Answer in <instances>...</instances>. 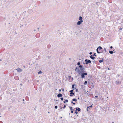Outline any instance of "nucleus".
Wrapping results in <instances>:
<instances>
[{
	"instance_id": "473e14b6",
	"label": "nucleus",
	"mask_w": 123,
	"mask_h": 123,
	"mask_svg": "<svg viewBox=\"0 0 123 123\" xmlns=\"http://www.w3.org/2000/svg\"><path fill=\"white\" fill-rule=\"evenodd\" d=\"M71 112L72 113H73V110H71Z\"/></svg>"
},
{
	"instance_id": "ddd939ff",
	"label": "nucleus",
	"mask_w": 123,
	"mask_h": 123,
	"mask_svg": "<svg viewBox=\"0 0 123 123\" xmlns=\"http://www.w3.org/2000/svg\"><path fill=\"white\" fill-rule=\"evenodd\" d=\"M68 102V100L67 99H64V101H63V102L64 103H66V102Z\"/></svg>"
},
{
	"instance_id": "49530a36",
	"label": "nucleus",
	"mask_w": 123,
	"mask_h": 123,
	"mask_svg": "<svg viewBox=\"0 0 123 123\" xmlns=\"http://www.w3.org/2000/svg\"><path fill=\"white\" fill-rule=\"evenodd\" d=\"M36 31V29H34V31Z\"/></svg>"
},
{
	"instance_id": "412c9836",
	"label": "nucleus",
	"mask_w": 123,
	"mask_h": 123,
	"mask_svg": "<svg viewBox=\"0 0 123 123\" xmlns=\"http://www.w3.org/2000/svg\"><path fill=\"white\" fill-rule=\"evenodd\" d=\"M101 51H102V52H101V53H103L104 54H105V51H104V49H103L102 50H101Z\"/></svg>"
},
{
	"instance_id": "6e6552de",
	"label": "nucleus",
	"mask_w": 123,
	"mask_h": 123,
	"mask_svg": "<svg viewBox=\"0 0 123 123\" xmlns=\"http://www.w3.org/2000/svg\"><path fill=\"white\" fill-rule=\"evenodd\" d=\"M62 94L60 93L58 94L57 95V97L58 98L62 97Z\"/></svg>"
},
{
	"instance_id": "bf43d9fd",
	"label": "nucleus",
	"mask_w": 123,
	"mask_h": 123,
	"mask_svg": "<svg viewBox=\"0 0 123 123\" xmlns=\"http://www.w3.org/2000/svg\"><path fill=\"white\" fill-rule=\"evenodd\" d=\"M48 113H49V112H48Z\"/></svg>"
},
{
	"instance_id": "6ab92c4d",
	"label": "nucleus",
	"mask_w": 123,
	"mask_h": 123,
	"mask_svg": "<svg viewBox=\"0 0 123 123\" xmlns=\"http://www.w3.org/2000/svg\"><path fill=\"white\" fill-rule=\"evenodd\" d=\"M80 62H78L77 63V65L78 66H80V65H80Z\"/></svg>"
},
{
	"instance_id": "3c124183",
	"label": "nucleus",
	"mask_w": 123,
	"mask_h": 123,
	"mask_svg": "<svg viewBox=\"0 0 123 123\" xmlns=\"http://www.w3.org/2000/svg\"><path fill=\"white\" fill-rule=\"evenodd\" d=\"M37 29L38 30L39 29V27H38L37 28Z\"/></svg>"
},
{
	"instance_id": "b1692460",
	"label": "nucleus",
	"mask_w": 123,
	"mask_h": 123,
	"mask_svg": "<svg viewBox=\"0 0 123 123\" xmlns=\"http://www.w3.org/2000/svg\"><path fill=\"white\" fill-rule=\"evenodd\" d=\"M106 48H104V51H105V54L106 53Z\"/></svg>"
},
{
	"instance_id": "423d86ee",
	"label": "nucleus",
	"mask_w": 123,
	"mask_h": 123,
	"mask_svg": "<svg viewBox=\"0 0 123 123\" xmlns=\"http://www.w3.org/2000/svg\"><path fill=\"white\" fill-rule=\"evenodd\" d=\"M17 70V72H20L22 71V70L19 68H18L16 69Z\"/></svg>"
},
{
	"instance_id": "39448f33",
	"label": "nucleus",
	"mask_w": 123,
	"mask_h": 123,
	"mask_svg": "<svg viewBox=\"0 0 123 123\" xmlns=\"http://www.w3.org/2000/svg\"><path fill=\"white\" fill-rule=\"evenodd\" d=\"M78 67H76L75 68V71H76L77 72V73H78L80 72V68L79 69V68L78 69Z\"/></svg>"
},
{
	"instance_id": "0eeeda50",
	"label": "nucleus",
	"mask_w": 123,
	"mask_h": 123,
	"mask_svg": "<svg viewBox=\"0 0 123 123\" xmlns=\"http://www.w3.org/2000/svg\"><path fill=\"white\" fill-rule=\"evenodd\" d=\"M115 83L117 85L120 84L121 83V82L119 80H117L116 81Z\"/></svg>"
},
{
	"instance_id": "f704fd0d",
	"label": "nucleus",
	"mask_w": 123,
	"mask_h": 123,
	"mask_svg": "<svg viewBox=\"0 0 123 123\" xmlns=\"http://www.w3.org/2000/svg\"><path fill=\"white\" fill-rule=\"evenodd\" d=\"M122 30V28L121 27H120L119 28V30L120 31H121V30Z\"/></svg>"
},
{
	"instance_id": "79ce46f5",
	"label": "nucleus",
	"mask_w": 123,
	"mask_h": 123,
	"mask_svg": "<svg viewBox=\"0 0 123 123\" xmlns=\"http://www.w3.org/2000/svg\"><path fill=\"white\" fill-rule=\"evenodd\" d=\"M74 105H75V104L74 103H73V104Z\"/></svg>"
},
{
	"instance_id": "6e6d98bb",
	"label": "nucleus",
	"mask_w": 123,
	"mask_h": 123,
	"mask_svg": "<svg viewBox=\"0 0 123 123\" xmlns=\"http://www.w3.org/2000/svg\"><path fill=\"white\" fill-rule=\"evenodd\" d=\"M79 99V98H78V99Z\"/></svg>"
},
{
	"instance_id": "f8f14e48",
	"label": "nucleus",
	"mask_w": 123,
	"mask_h": 123,
	"mask_svg": "<svg viewBox=\"0 0 123 123\" xmlns=\"http://www.w3.org/2000/svg\"><path fill=\"white\" fill-rule=\"evenodd\" d=\"M79 19L80 21H83L82 20V18L81 16H80L79 17Z\"/></svg>"
},
{
	"instance_id": "4d7b16f0",
	"label": "nucleus",
	"mask_w": 123,
	"mask_h": 123,
	"mask_svg": "<svg viewBox=\"0 0 123 123\" xmlns=\"http://www.w3.org/2000/svg\"><path fill=\"white\" fill-rule=\"evenodd\" d=\"M108 69H109V70H110V69H109V68H108Z\"/></svg>"
},
{
	"instance_id": "a18cd8bd",
	"label": "nucleus",
	"mask_w": 123,
	"mask_h": 123,
	"mask_svg": "<svg viewBox=\"0 0 123 123\" xmlns=\"http://www.w3.org/2000/svg\"><path fill=\"white\" fill-rule=\"evenodd\" d=\"M71 103H72L73 104V103L74 102H73V101H72L71 102Z\"/></svg>"
},
{
	"instance_id": "58836bf2",
	"label": "nucleus",
	"mask_w": 123,
	"mask_h": 123,
	"mask_svg": "<svg viewBox=\"0 0 123 123\" xmlns=\"http://www.w3.org/2000/svg\"><path fill=\"white\" fill-rule=\"evenodd\" d=\"M93 63H94L95 62V60H94L93 61Z\"/></svg>"
},
{
	"instance_id": "c03bdc74",
	"label": "nucleus",
	"mask_w": 123,
	"mask_h": 123,
	"mask_svg": "<svg viewBox=\"0 0 123 123\" xmlns=\"http://www.w3.org/2000/svg\"><path fill=\"white\" fill-rule=\"evenodd\" d=\"M36 107H35V108H34V110H35V111H36Z\"/></svg>"
},
{
	"instance_id": "9d476101",
	"label": "nucleus",
	"mask_w": 123,
	"mask_h": 123,
	"mask_svg": "<svg viewBox=\"0 0 123 123\" xmlns=\"http://www.w3.org/2000/svg\"><path fill=\"white\" fill-rule=\"evenodd\" d=\"M74 109H75L76 111H81V109L79 108H75Z\"/></svg>"
},
{
	"instance_id": "13d9d810",
	"label": "nucleus",
	"mask_w": 123,
	"mask_h": 123,
	"mask_svg": "<svg viewBox=\"0 0 123 123\" xmlns=\"http://www.w3.org/2000/svg\"><path fill=\"white\" fill-rule=\"evenodd\" d=\"M38 81H39L38 80H37V82H38Z\"/></svg>"
},
{
	"instance_id": "f257e3e1",
	"label": "nucleus",
	"mask_w": 123,
	"mask_h": 123,
	"mask_svg": "<svg viewBox=\"0 0 123 123\" xmlns=\"http://www.w3.org/2000/svg\"><path fill=\"white\" fill-rule=\"evenodd\" d=\"M79 75H80L81 78L82 79H83L85 77V75H86L87 74L86 72H80V71L78 73Z\"/></svg>"
},
{
	"instance_id": "37998d69",
	"label": "nucleus",
	"mask_w": 123,
	"mask_h": 123,
	"mask_svg": "<svg viewBox=\"0 0 123 123\" xmlns=\"http://www.w3.org/2000/svg\"><path fill=\"white\" fill-rule=\"evenodd\" d=\"M0 123H3V122L1 121H0Z\"/></svg>"
},
{
	"instance_id": "a19ab883",
	"label": "nucleus",
	"mask_w": 123,
	"mask_h": 123,
	"mask_svg": "<svg viewBox=\"0 0 123 123\" xmlns=\"http://www.w3.org/2000/svg\"><path fill=\"white\" fill-rule=\"evenodd\" d=\"M62 90L63 92H64V90L63 88L62 89Z\"/></svg>"
},
{
	"instance_id": "09e8293b",
	"label": "nucleus",
	"mask_w": 123,
	"mask_h": 123,
	"mask_svg": "<svg viewBox=\"0 0 123 123\" xmlns=\"http://www.w3.org/2000/svg\"><path fill=\"white\" fill-rule=\"evenodd\" d=\"M23 26V25H21V26H22H22Z\"/></svg>"
},
{
	"instance_id": "052dcab7",
	"label": "nucleus",
	"mask_w": 123,
	"mask_h": 123,
	"mask_svg": "<svg viewBox=\"0 0 123 123\" xmlns=\"http://www.w3.org/2000/svg\"><path fill=\"white\" fill-rule=\"evenodd\" d=\"M112 123H114V122H112Z\"/></svg>"
},
{
	"instance_id": "f03ea898",
	"label": "nucleus",
	"mask_w": 123,
	"mask_h": 123,
	"mask_svg": "<svg viewBox=\"0 0 123 123\" xmlns=\"http://www.w3.org/2000/svg\"><path fill=\"white\" fill-rule=\"evenodd\" d=\"M79 68H80V72H84L85 70V68L83 67V65H80L79 66Z\"/></svg>"
},
{
	"instance_id": "9b49d317",
	"label": "nucleus",
	"mask_w": 123,
	"mask_h": 123,
	"mask_svg": "<svg viewBox=\"0 0 123 123\" xmlns=\"http://www.w3.org/2000/svg\"><path fill=\"white\" fill-rule=\"evenodd\" d=\"M90 57L92 60H94L95 59V57L94 56H93L92 55H91L90 56Z\"/></svg>"
},
{
	"instance_id": "2eb2a0df",
	"label": "nucleus",
	"mask_w": 123,
	"mask_h": 123,
	"mask_svg": "<svg viewBox=\"0 0 123 123\" xmlns=\"http://www.w3.org/2000/svg\"><path fill=\"white\" fill-rule=\"evenodd\" d=\"M98 48L99 49V50H102L103 49L102 47L100 46L98 47Z\"/></svg>"
},
{
	"instance_id": "72a5a7b5",
	"label": "nucleus",
	"mask_w": 123,
	"mask_h": 123,
	"mask_svg": "<svg viewBox=\"0 0 123 123\" xmlns=\"http://www.w3.org/2000/svg\"><path fill=\"white\" fill-rule=\"evenodd\" d=\"M75 113L76 114H77L78 113V112L77 111H76L75 112Z\"/></svg>"
},
{
	"instance_id": "c756f323",
	"label": "nucleus",
	"mask_w": 123,
	"mask_h": 123,
	"mask_svg": "<svg viewBox=\"0 0 123 123\" xmlns=\"http://www.w3.org/2000/svg\"><path fill=\"white\" fill-rule=\"evenodd\" d=\"M89 108V106H88L87 108V111H88V109Z\"/></svg>"
},
{
	"instance_id": "cd10ccee",
	"label": "nucleus",
	"mask_w": 123,
	"mask_h": 123,
	"mask_svg": "<svg viewBox=\"0 0 123 123\" xmlns=\"http://www.w3.org/2000/svg\"><path fill=\"white\" fill-rule=\"evenodd\" d=\"M57 108H58V107L56 105V106H55V108L56 109H57Z\"/></svg>"
},
{
	"instance_id": "5701e85b",
	"label": "nucleus",
	"mask_w": 123,
	"mask_h": 123,
	"mask_svg": "<svg viewBox=\"0 0 123 123\" xmlns=\"http://www.w3.org/2000/svg\"><path fill=\"white\" fill-rule=\"evenodd\" d=\"M66 105H64V107H63V108H62V107H61V109H62V108H63V109H64L65 108H66Z\"/></svg>"
},
{
	"instance_id": "5fc2aeb1",
	"label": "nucleus",
	"mask_w": 123,
	"mask_h": 123,
	"mask_svg": "<svg viewBox=\"0 0 123 123\" xmlns=\"http://www.w3.org/2000/svg\"><path fill=\"white\" fill-rule=\"evenodd\" d=\"M0 61H1V59H0Z\"/></svg>"
},
{
	"instance_id": "4c0bfd02",
	"label": "nucleus",
	"mask_w": 123,
	"mask_h": 123,
	"mask_svg": "<svg viewBox=\"0 0 123 123\" xmlns=\"http://www.w3.org/2000/svg\"><path fill=\"white\" fill-rule=\"evenodd\" d=\"M92 54V52H90L89 53V54L90 55H91V54Z\"/></svg>"
},
{
	"instance_id": "a878e982",
	"label": "nucleus",
	"mask_w": 123,
	"mask_h": 123,
	"mask_svg": "<svg viewBox=\"0 0 123 123\" xmlns=\"http://www.w3.org/2000/svg\"><path fill=\"white\" fill-rule=\"evenodd\" d=\"M42 73V72L41 71H40L38 72V74H41Z\"/></svg>"
},
{
	"instance_id": "7c9ffc66",
	"label": "nucleus",
	"mask_w": 123,
	"mask_h": 123,
	"mask_svg": "<svg viewBox=\"0 0 123 123\" xmlns=\"http://www.w3.org/2000/svg\"><path fill=\"white\" fill-rule=\"evenodd\" d=\"M92 105H91L90 106H89V107L90 108H92ZM90 108H89V109H90Z\"/></svg>"
},
{
	"instance_id": "4be33fe9",
	"label": "nucleus",
	"mask_w": 123,
	"mask_h": 123,
	"mask_svg": "<svg viewBox=\"0 0 123 123\" xmlns=\"http://www.w3.org/2000/svg\"><path fill=\"white\" fill-rule=\"evenodd\" d=\"M109 52L110 54H113L114 53L113 51H110Z\"/></svg>"
},
{
	"instance_id": "c9c22d12",
	"label": "nucleus",
	"mask_w": 123,
	"mask_h": 123,
	"mask_svg": "<svg viewBox=\"0 0 123 123\" xmlns=\"http://www.w3.org/2000/svg\"><path fill=\"white\" fill-rule=\"evenodd\" d=\"M110 47L111 48V49L113 48V47L112 46H110Z\"/></svg>"
},
{
	"instance_id": "393cba45",
	"label": "nucleus",
	"mask_w": 123,
	"mask_h": 123,
	"mask_svg": "<svg viewBox=\"0 0 123 123\" xmlns=\"http://www.w3.org/2000/svg\"><path fill=\"white\" fill-rule=\"evenodd\" d=\"M69 108H70V110L71 111V110H73V107H70V106H69Z\"/></svg>"
},
{
	"instance_id": "ea45409f",
	"label": "nucleus",
	"mask_w": 123,
	"mask_h": 123,
	"mask_svg": "<svg viewBox=\"0 0 123 123\" xmlns=\"http://www.w3.org/2000/svg\"><path fill=\"white\" fill-rule=\"evenodd\" d=\"M95 98H97L98 97V96H95Z\"/></svg>"
},
{
	"instance_id": "de8ad7c7",
	"label": "nucleus",
	"mask_w": 123,
	"mask_h": 123,
	"mask_svg": "<svg viewBox=\"0 0 123 123\" xmlns=\"http://www.w3.org/2000/svg\"><path fill=\"white\" fill-rule=\"evenodd\" d=\"M22 100L23 101H24L25 100L24 99H23V100Z\"/></svg>"
},
{
	"instance_id": "aec40b11",
	"label": "nucleus",
	"mask_w": 123,
	"mask_h": 123,
	"mask_svg": "<svg viewBox=\"0 0 123 123\" xmlns=\"http://www.w3.org/2000/svg\"><path fill=\"white\" fill-rule=\"evenodd\" d=\"M87 81H86L84 82V85H87Z\"/></svg>"
},
{
	"instance_id": "8fccbe9b",
	"label": "nucleus",
	"mask_w": 123,
	"mask_h": 123,
	"mask_svg": "<svg viewBox=\"0 0 123 123\" xmlns=\"http://www.w3.org/2000/svg\"><path fill=\"white\" fill-rule=\"evenodd\" d=\"M27 25V24H26L25 25V26H26V25Z\"/></svg>"
},
{
	"instance_id": "1a4fd4ad",
	"label": "nucleus",
	"mask_w": 123,
	"mask_h": 123,
	"mask_svg": "<svg viewBox=\"0 0 123 123\" xmlns=\"http://www.w3.org/2000/svg\"><path fill=\"white\" fill-rule=\"evenodd\" d=\"M83 22V21H78V22H77V25H80V24H81L82 22Z\"/></svg>"
},
{
	"instance_id": "bb28decb",
	"label": "nucleus",
	"mask_w": 123,
	"mask_h": 123,
	"mask_svg": "<svg viewBox=\"0 0 123 123\" xmlns=\"http://www.w3.org/2000/svg\"><path fill=\"white\" fill-rule=\"evenodd\" d=\"M75 89H76L75 91L76 92H77L78 91V89H76V88H75Z\"/></svg>"
},
{
	"instance_id": "e433bc0d",
	"label": "nucleus",
	"mask_w": 123,
	"mask_h": 123,
	"mask_svg": "<svg viewBox=\"0 0 123 123\" xmlns=\"http://www.w3.org/2000/svg\"><path fill=\"white\" fill-rule=\"evenodd\" d=\"M59 92H60L61 91V89H59Z\"/></svg>"
},
{
	"instance_id": "20e7f679",
	"label": "nucleus",
	"mask_w": 123,
	"mask_h": 123,
	"mask_svg": "<svg viewBox=\"0 0 123 123\" xmlns=\"http://www.w3.org/2000/svg\"><path fill=\"white\" fill-rule=\"evenodd\" d=\"M73 91L74 90H72L69 91V92H70V96H73V95L75 93H74L73 92Z\"/></svg>"
},
{
	"instance_id": "a211bd4d",
	"label": "nucleus",
	"mask_w": 123,
	"mask_h": 123,
	"mask_svg": "<svg viewBox=\"0 0 123 123\" xmlns=\"http://www.w3.org/2000/svg\"><path fill=\"white\" fill-rule=\"evenodd\" d=\"M73 101H74L75 102H76L77 101V99L75 98H73L72 100Z\"/></svg>"
},
{
	"instance_id": "dca6fc26",
	"label": "nucleus",
	"mask_w": 123,
	"mask_h": 123,
	"mask_svg": "<svg viewBox=\"0 0 123 123\" xmlns=\"http://www.w3.org/2000/svg\"><path fill=\"white\" fill-rule=\"evenodd\" d=\"M96 51H97V53H98V54H100L101 53V52H99V51H98V48H97V49H96Z\"/></svg>"
},
{
	"instance_id": "7ed1b4c3",
	"label": "nucleus",
	"mask_w": 123,
	"mask_h": 123,
	"mask_svg": "<svg viewBox=\"0 0 123 123\" xmlns=\"http://www.w3.org/2000/svg\"><path fill=\"white\" fill-rule=\"evenodd\" d=\"M85 64L86 65H87L89 63H91V61L90 60H88L86 59L85 60Z\"/></svg>"
},
{
	"instance_id": "c85d7f7f",
	"label": "nucleus",
	"mask_w": 123,
	"mask_h": 123,
	"mask_svg": "<svg viewBox=\"0 0 123 123\" xmlns=\"http://www.w3.org/2000/svg\"><path fill=\"white\" fill-rule=\"evenodd\" d=\"M60 99L62 101H63L64 99L62 97Z\"/></svg>"
},
{
	"instance_id": "f3484780",
	"label": "nucleus",
	"mask_w": 123,
	"mask_h": 123,
	"mask_svg": "<svg viewBox=\"0 0 123 123\" xmlns=\"http://www.w3.org/2000/svg\"><path fill=\"white\" fill-rule=\"evenodd\" d=\"M102 60H99V62L100 63H101L103 61L104 59L103 58H102Z\"/></svg>"
},
{
	"instance_id": "2f4dec72",
	"label": "nucleus",
	"mask_w": 123,
	"mask_h": 123,
	"mask_svg": "<svg viewBox=\"0 0 123 123\" xmlns=\"http://www.w3.org/2000/svg\"><path fill=\"white\" fill-rule=\"evenodd\" d=\"M96 53H94L93 54V56H96Z\"/></svg>"
},
{
	"instance_id": "4468645a",
	"label": "nucleus",
	"mask_w": 123,
	"mask_h": 123,
	"mask_svg": "<svg viewBox=\"0 0 123 123\" xmlns=\"http://www.w3.org/2000/svg\"><path fill=\"white\" fill-rule=\"evenodd\" d=\"M75 85V84H74L73 85H72V90H74V86Z\"/></svg>"
},
{
	"instance_id": "603ef678",
	"label": "nucleus",
	"mask_w": 123,
	"mask_h": 123,
	"mask_svg": "<svg viewBox=\"0 0 123 123\" xmlns=\"http://www.w3.org/2000/svg\"><path fill=\"white\" fill-rule=\"evenodd\" d=\"M23 103L24 104H25V103L24 102H23Z\"/></svg>"
},
{
	"instance_id": "864d4df0",
	"label": "nucleus",
	"mask_w": 123,
	"mask_h": 123,
	"mask_svg": "<svg viewBox=\"0 0 123 123\" xmlns=\"http://www.w3.org/2000/svg\"><path fill=\"white\" fill-rule=\"evenodd\" d=\"M118 75V76H119V75Z\"/></svg>"
}]
</instances>
